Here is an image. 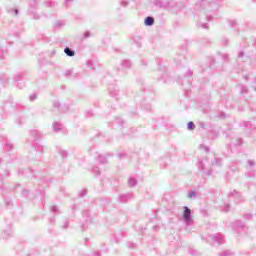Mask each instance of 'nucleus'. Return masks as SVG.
I'll use <instances>...</instances> for the list:
<instances>
[{
	"instance_id": "obj_1",
	"label": "nucleus",
	"mask_w": 256,
	"mask_h": 256,
	"mask_svg": "<svg viewBox=\"0 0 256 256\" xmlns=\"http://www.w3.org/2000/svg\"><path fill=\"white\" fill-rule=\"evenodd\" d=\"M183 219L186 225H191L193 223V218L191 217V209L184 206Z\"/></svg>"
},
{
	"instance_id": "obj_2",
	"label": "nucleus",
	"mask_w": 256,
	"mask_h": 256,
	"mask_svg": "<svg viewBox=\"0 0 256 256\" xmlns=\"http://www.w3.org/2000/svg\"><path fill=\"white\" fill-rule=\"evenodd\" d=\"M209 239H211L213 241V243H217L218 245H222V243H225L223 235H221V234L211 235V236H209Z\"/></svg>"
},
{
	"instance_id": "obj_3",
	"label": "nucleus",
	"mask_w": 256,
	"mask_h": 256,
	"mask_svg": "<svg viewBox=\"0 0 256 256\" xmlns=\"http://www.w3.org/2000/svg\"><path fill=\"white\" fill-rule=\"evenodd\" d=\"M144 23L147 27H151V25H153V23H155V19L151 16H148V17H146Z\"/></svg>"
},
{
	"instance_id": "obj_4",
	"label": "nucleus",
	"mask_w": 256,
	"mask_h": 256,
	"mask_svg": "<svg viewBox=\"0 0 256 256\" xmlns=\"http://www.w3.org/2000/svg\"><path fill=\"white\" fill-rule=\"evenodd\" d=\"M64 53H66L67 57H74L75 56V51H73L71 48L66 47L64 49Z\"/></svg>"
},
{
	"instance_id": "obj_5",
	"label": "nucleus",
	"mask_w": 256,
	"mask_h": 256,
	"mask_svg": "<svg viewBox=\"0 0 256 256\" xmlns=\"http://www.w3.org/2000/svg\"><path fill=\"white\" fill-rule=\"evenodd\" d=\"M53 129H54V131H61L62 129H63V125L62 124H60V123H58V122H55L54 124H53Z\"/></svg>"
},
{
	"instance_id": "obj_6",
	"label": "nucleus",
	"mask_w": 256,
	"mask_h": 256,
	"mask_svg": "<svg viewBox=\"0 0 256 256\" xmlns=\"http://www.w3.org/2000/svg\"><path fill=\"white\" fill-rule=\"evenodd\" d=\"M121 203H127L129 201V195L124 194L119 197Z\"/></svg>"
},
{
	"instance_id": "obj_7",
	"label": "nucleus",
	"mask_w": 256,
	"mask_h": 256,
	"mask_svg": "<svg viewBox=\"0 0 256 256\" xmlns=\"http://www.w3.org/2000/svg\"><path fill=\"white\" fill-rule=\"evenodd\" d=\"M128 185L130 187H135V185H137V180H135L134 178H129L128 179Z\"/></svg>"
},
{
	"instance_id": "obj_8",
	"label": "nucleus",
	"mask_w": 256,
	"mask_h": 256,
	"mask_svg": "<svg viewBox=\"0 0 256 256\" xmlns=\"http://www.w3.org/2000/svg\"><path fill=\"white\" fill-rule=\"evenodd\" d=\"M195 197H197V193H195V191L188 192L189 199H195Z\"/></svg>"
},
{
	"instance_id": "obj_9",
	"label": "nucleus",
	"mask_w": 256,
	"mask_h": 256,
	"mask_svg": "<svg viewBox=\"0 0 256 256\" xmlns=\"http://www.w3.org/2000/svg\"><path fill=\"white\" fill-rule=\"evenodd\" d=\"M99 163H107V158L105 156H98Z\"/></svg>"
},
{
	"instance_id": "obj_10",
	"label": "nucleus",
	"mask_w": 256,
	"mask_h": 256,
	"mask_svg": "<svg viewBox=\"0 0 256 256\" xmlns=\"http://www.w3.org/2000/svg\"><path fill=\"white\" fill-rule=\"evenodd\" d=\"M187 127L190 131H192L193 129H195V123L189 122Z\"/></svg>"
},
{
	"instance_id": "obj_11",
	"label": "nucleus",
	"mask_w": 256,
	"mask_h": 256,
	"mask_svg": "<svg viewBox=\"0 0 256 256\" xmlns=\"http://www.w3.org/2000/svg\"><path fill=\"white\" fill-rule=\"evenodd\" d=\"M85 195H87V190H86V189H83V190L80 192V197H85Z\"/></svg>"
},
{
	"instance_id": "obj_12",
	"label": "nucleus",
	"mask_w": 256,
	"mask_h": 256,
	"mask_svg": "<svg viewBox=\"0 0 256 256\" xmlns=\"http://www.w3.org/2000/svg\"><path fill=\"white\" fill-rule=\"evenodd\" d=\"M30 101H35V99H37V95L36 94H32L29 97Z\"/></svg>"
},
{
	"instance_id": "obj_13",
	"label": "nucleus",
	"mask_w": 256,
	"mask_h": 256,
	"mask_svg": "<svg viewBox=\"0 0 256 256\" xmlns=\"http://www.w3.org/2000/svg\"><path fill=\"white\" fill-rule=\"evenodd\" d=\"M240 93H247V87L242 86L241 90H240Z\"/></svg>"
},
{
	"instance_id": "obj_14",
	"label": "nucleus",
	"mask_w": 256,
	"mask_h": 256,
	"mask_svg": "<svg viewBox=\"0 0 256 256\" xmlns=\"http://www.w3.org/2000/svg\"><path fill=\"white\" fill-rule=\"evenodd\" d=\"M230 25L231 27H235V25H237V21L235 20L230 21Z\"/></svg>"
},
{
	"instance_id": "obj_15",
	"label": "nucleus",
	"mask_w": 256,
	"mask_h": 256,
	"mask_svg": "<svg viewBox=\"0 0 256 256\" xmlns=\"http://www.w3.org/2000/svg\"><path fill=\"white\" fill-rule=\"evenodd\" d=\"M248 165L250 167H253V165H255V162L253 160H248Z\"/></svg>"
},
{
	"instance_id": "obj_16",
	"label": "nucleus",
	"mask_w": 256,
	"mask_h": 256,
	"mask_svg": "<svg viewBox=\"0 0 256 256\" xmlns=\"http://www.w3.org/2000/svg\"><path fill=\"white\" fill-rule=\"evenodd\" d=\"M94 173H96V175H101V172L99 171V169H97V168H94Z\"/></svg>"
},
{
	"instance_id": "obj_17",
	"label": "nucleus",
	"mask_w": 256,
	"mask_h": 256,
	"mask_svg": "<svg viewBox=\"0 0 256 256\" xmlns=\"http://www.w3.org/2000/svg\"><path fill=\"white\" fill-rule=\"evenodd\" d=\"M84 37H85V39H87L88 37H91V34L89 32H85Z\"/></svg>"
},
{
	"instance_id": "obj_18",
	"label": "nucleus",
	"mask_w": 256,
	"mask_h": 256,
	"mask_svg": "<svg viewBox=\"0 0 256 256\" xmlns=\"http://www.w3.org/2000/svg\"><path fill=\"white\" fill-rule=\"evenodd\" d=\"M51 211H53L54 213H57V206H52Z\"/></svg>"
},
{
	"instance_id": "obj_19",
	"label": "nucleus",
	"mask_w": 256,
	"mask_h": 256,
	"mask_svg": "<svg viewBox=\"0 0 256 256\" xmlns=\"http://www.w3.org/2000/svg\"><path fill=\"white\" fill-rule=\"evenodd\" d=\"M232 195H234V197H239V192L235 191L232 193Z\"/></svg>"
},
{
	"instance_id": "obj_20",
	"label": "nucleus",
	"mask_w": 256,
	"mask_h": 256,
	"mask_svg": "<svg viewBox=\"0 0 256 256\" xmlns=\"http://www.w3.org/2000/svg\"><path fill=\"white\" fill-rule=\"evenodd\" d=\"M71 1H73V0H65L66 7H67V5H69V3H71Z\"/></svg>"
},
{
	"instance_id": "obj_21",
	"label": "nucleus",
	"mask_w": 256,
	"mask_h": 256,
	"mask_svg": "<svg viewBox=\"0 0 256 256\" xmlns=\"http://www.w3.org/2000/svg\"><path fill=\"white\" fill-rule=\"evenodd\" d=\"M201 27H202L203 29H208L207 24H202Z\"/></svg>"
},
{
	"instance_id": "obj_22",
	"label": "nucleus",
	"mask_w": 256,
	"mask_h": 256,
	"mask_svg": "<svg viewBox=\"0 0 256 256\" xmlns=\"http://www.w3.org/2000/svg\"><path fill=\"white\" fill-rule=\"evenodd\" d=\"M200 147H203L205 149V151H209V148L208 147H205L203 145H201Z\"/></svg>"
},
{
	"instance_id": "obj_23",
	"label": "nucleus",
	"mask_w": 256,
	"mask_h": 256,
	"mask_svg": "<svg viewBox=\"0 0 256 256\" xmlns=\"http://www.w3.org/2000/svg\"><path fill=\"white\" fill-rule=\"evenodd\" d=\"M221 163V159H216V164L219 165Z\"/></svg>"
},
{
	"instance_id": "obj_24",
	"label": "nucleus",
	"mask_w": 256,
	"mask_h": 256,
	"mask_svg": "<svg viewBox=\"0 0 256 256\" xmlns=\"http://www.w3.org/2000/svg\"><path fill=\"white\" fill-rule=\"evenodd\" d=\"M238 57H243V52H240V53L238 54Z\"/></svg>"
},
{
	"instance_id": "obj_25",
	"label": "nucleus",
	"mask_w": 256,
	"mask_h": 256,
	"mask_svg": "<svg viewBox=\"0 0 256 256\" xmlns=\"http://www.w3.org/2000/svg\"><path fill=\"white\" fill-rule=\"evenodd\" d=\"M224 211H229V205H226V208Z\"/></svg>"
},
{
	"instance_id": "obj_26",
	"label": "nucleus",
	"mask_w": 256,
	"mask_h": 256,
	"mask_svg": "<svg viewBox=\"0 0 256 256\" xmlns=\"http://www.w3.org/2000/svg\"><path fill=\"white\" fill-rule=\"evenodd\" d=\"M124 63H126V67H129V62L124 61Z\"/></svg>"
},
{
	"instance_id": "obj_27",
	"label": "nucleus",
	"mask_w": 256,
	"mask_h": 256,
	"mask_svg": "<svg viewBox=\"0 0 256 256\" xmlns=\"http://www.w3.org/2000/svg\"><path fill=\"white\" fill-rule=\"evenodd\" d=\"M18 13H19V10H15V14L18 15Z\"/></svg>"
},
{
	"instance_id": "obj_28",
	"label": "nucleus",
	"mask_w": 256,
	"mask_h": 256,
	"mask_svg": "<svg viewBox=\"0 0 256 256\" xmlns=\"http://www.w3.org/2000/svg\"><path fill=\"white\" fill-rule=\"evenodd\" d=\"M54 105H55V107H59V103H55Z\"/></svg>"
},
{
	"instance_id": "obj_29",
	"label": "nucleus",
	"mask_w": 256,
	"mask_h": 256,
	"mask_svg": "<svg viewBox=\"0 0 256 256\" xmlns=\"http://www.w3.org/2000/svg\"><path fill=\"white\" fill-rule=\"evenodd\" d=\"M189 75H193V72H189Z\"/></svg>"
},
{
	"instance_id": "obj_30",
	"label": "nucleus",
	"mask_w": 256,
	"mask_h": 256,
	"mask_svg": "<svg viewBox=\"0 0 256 256\" xmlns=\"http://www.w3.org/2000/svg\"><path fill=\"white\" fill-rule=\"evenodd\" d=\"M222 256H227L226 254H225V252L222 254Z\"/></svg>"
},
{
	"instance_id": "obj_31",
	"label": "nucleus",
	"mask_w": 256,
	"mask_h": 256,
	"mask_svg": "<svg viewBox=\"0 0 256 256\" xmlns=\"http://www.w3.org/2000/svg\"><path fill=\"white\" fill-rule=\"evenodd\" d=\"M34 19H39V17H34Z\"/></svg>"
},
{
	"instance_id": "obj_32",
	"label": "nucleus",
	"mask_w": 256,
	"mask_h": 256,
	"mask_svg": "<svg viewBox=\"0 0 256 256\" xmlns=\"http://www.w3.org/2000/svg\"><path fill=\"white\" fill-rule=\"evenodd\" d=\"M97 256H99V253H97Z\"/></svg>"
}]
</instances>
